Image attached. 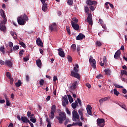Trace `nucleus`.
<instances>
[{"label":"nucleus","instance_id":"obj_35","mask_svg":"<svg viewBox=\"0 0 127 127\" xmlns=\"http://www.w3.org/2000/svg\"><path fill=\"white\" fill-rule=\"evenodd\" d=\"M114 94L116 96H119V95L120 94V92L119 91H118L117 89H114Z\"/></svg>","mask_w":127,"mask_h":127},{"label":"nucleus","instance_id":"obj_37","mask_svg":"<svg viewBox=\"0 0 127 127\" xmlns=\"http://www.w3.org/2000/svg\"><path fill=\"white\" fill-rule=\"evenodd\" d=\"M66 30L67 33L70 35V29L68 26H66Z\"/></svg>","mask_w":127,"mask_h":127},{"label":"nucleus","instance_id":"obj_43","mask_svg":"<svg viewBox=\"0 0 127 127\" xmlns=\"http://www.w3.org/2000/svg\"><path fill=\"white\" fill-rule=\"evenodd\" d=\"M6 106H10V103L8 99V98H6Z\"/></svg>","mask_w":127,"mask_h":127},{"label":"nucleus","instance_id":"obj_64","mask_svg":"<svg viewBox=\"0 0 127 127\" xmlns=\"http://www.w3.org/2000/svg\"><path fill=\"white\" fill-rule=\"evenodd\" d=\"M58 80V79L57 76H54V80H53L55 82V81H56Z\"/></svg>","mask_w":127,"mask_h":127},{"label":"nucleus","instance_id":"obj_18","mask_svg":"<svg viewBox=\"0 0 127 127\" xmlns=\"http://www.w3.org/2000/svg\"><path fill=\"white\" fill-rule=\"evenodd\" d=\"M91 109H92V108H91V105H87V106L86 110H87V113L90 116H92Z\"/></svg>","mask_w":127,"mask_h":127},{"label":"nucleus","instance_id":"obj_58","mask_svg":"<svg viewBox=\"0 0 127 127\" xmlns=\"http://www.w3.org/2000/svg\"><path fill=\"white\" fill-rule=\"evenodd\" d=\"M89 8L92 11H93L95 10L94 7L93 6H92V5L90 6Z\"/></svg>","mask_w":127,"mask_h":127},{"label":"nucleus","instance_id":"obj_31","mask_svg":"<svg viewBox=\"0 0 127 127\" xmlns=\"http://www.w3.org/2000/svg\"><path fill=\"white\" fill-rule=\"evenodd\" d=\"M63 98L64 99V101H63V102H66V104H68L69 102L68 101L67 96H65L64 97H63Z\"/></svg>","mask_w":127,"mask_h":127},{"label":"nucleus","instance_id":"obj_41","mask_svg":"<svg viewBox=\"0 0 127 127\" xmlns=\"http://www.w3.org/2000/svg\"><path fill=\"white\" fill-rule=\"evenodd\" d=\"M0 52H1V53H3V54H5V51H4V47H1L0 48Z\"/></svg>","mask_w":127,"mask_h":127},{"label":"nucleus","instance_id":"obj_51","mask_svg":"<svg viewBox=\"0 0 127 127\" xmlns=\"http://www.w3.org/2000/svg\"><path fill=\"white\" fill-rule=\"evenodd\" d=\"M62 105H63L64 107H66L67 105H68V104H67V103L65 101H63L62 102Z\"/></svg>","mask_w":127,"mask_h":127},{"label":"nucleus","instance_id":"obj_15","mask_svg":"<svg viewBox=\"0 0 127 127\" xmlns=\"http://www.w3.org/2000/svg\"><path fill=\"white\" fill-rule=\"evenodd\" d=\"M89 63L92 68H93L94 69L96 68V60L95 59H93L91 61H89Z\"/></svg>","mask_w":127,"mask_h":127},{"label":"nucleus","instance_id":"obj_17","mask_svg":"<svg viewBox=\"0 0 127 127\" xmlns=\"http://www.w3.org/2000/svg\"><path fill=\"white\" fill-rule=\"evenodd\" d=\"M36 43L38 45V46H41L42 47H43V43L40 38H38L37 39Z\"/></svg>","mask_w":127,"mask_h":127},{"label":"nucleus","instance_id":"obj_1","mask_svg":"<svg viewBox=\"0 0 127 127\" xmlns=\"http://www.w3.org/2000/svg\"><path fill=\"white\" fill-rule=\"evenodd\" d=\"M57 120H58L60 124H63V122L65 121L64 125L66 126L69 122V120L66 119V113L65 112H60L59 116L56 117Z\"/></svg>","mask_w":127,"mask_h":127},{"label":"nucleus","instance_id":"obj_3","mask_svg":"<svg viewBox=\"0 0 127 127\" xmlns=\"http://www.w3.org/2000/svg\"><path fill=\"white\" fill-rule=\"evenodd\" d=\"M28 20L29 18L26 14H23L17 18L18 24L20 25H24L26 24V21H28Z\"/></svg>","mask_w":127,"mask_h":127},{"label":"nucleus","instance_id":"obj_19","mask_svg":"<svg viewBox=\"0 0 127 127\" xmlns=\"http://www.w3.org/2000/svg\"><path fill=\"white\" fill-rule=\"evenodd\" d=\"M49 28H50V30H51L52 31H53L54 30H56V29L57 28L56 23H54L53 24L51 25L50 26Z\"/></svg>","mask_w":127,"mask_h":127},{"label":"nucleus","instance_id":"obj_59","mask_svg":"<svg viewBox=\"0 0 127 127\" xmlns=\"http://www.w3.org/2000/svg\"><path fill=\"white\" fill-rule=\"evenodd\" d=\"M104 102V101L103 98H101V99H100V100H99V102L100 104H102Z\"/></svg>","mask_w":127,"mask_h":127},{"label":"nucleus","instance_id":"obj_52","mask_svg":"<svg viewBox=\"0 0 127 127\" xmlns=\"http://www.w3.org/2000/svg\"><path fill=\"white\" fill-rule=\"evenodd\" d=\"M89 8L87 6L84 7V12L88 13L89 12Z\"/></svg>","mask_w":127,"mask_h":127},{"label":"nucleus","instance_id":"obj_9","mask_svg":"<svg viewBox=\"0 0 127 127\" xmlns=\"http://www.w3.org/2000/svg\"><path fill=\"white\" fill-rule=\"evenodd\" d=\"M86 4L89 6H92L93 5H96L97 2L95 0L92 1L91 0H87Z\"/></svg>","mask_w":127,"mask_h":127},{"label":"nucleus","instance_id":"obj_44","mask_svg":"<svg viewBox=\"0 0 127 127\" xmlns=\"http://www.w3.org/2000/svg\"><path fill=\"white\" fill-rule=\"evenodd\" d=\"M30 121L33 123H35L36 122V119H34L32 117H30Z\"/></svg>","mask_w":127,"mask_h":127},{"label":"nucleus","instance_id":"obj_45","mask_svg":"<svg viewBox=\"0 0 127 127\" xmlns=\"http://www.w3.org/2000/svg\"><path fill=\"white\" fill-rule=\"evenodd\" d=\"M19 45L20 46H21L22 47H23V48H25L26 47V45H25V44L23 42H19Z\"/></svg>","mask_w":127,"mask_h":127},{"label":"nucleus","instance_id":"obj_4","mask_svg":"<svg viewBox=\"0 0 127 127\" xmlns=\"http://www.w3.org/2000/svg\"><path fill=\"white\" fill-rule=\"evenodd\" d=\"M80 119V117L79 116V114L77 113V112L75 110H74L72 111V120L73 122H77V120H79Z\"/></svg>","mask_w":127,"mask_h":127},{"label":"nucleus","instance_id":"obj_36","mask_svg":"<svg viewBox=\"0 0 127 127\" xmlns=\"http://www.w3.org/2000/svg\"><path fill=\"white\" fill-rule=\"evenodd\" d=\"M67 97H68L70 103H71L72 102H73V97H72L70 95H67Z\"/></svg>","mask_w":127,"mask_h":127},{"label":"nucleus","instance_id":"obj_50","mask_svg":"<svg viewBox=\"0 0 127 127\" xmlns=\"http://www.w3.org/2000/svg\"><path fill=\"white\" fill-rule=\"evenodd\" d=\"M77 102H78V104H79V106L80 107H82V101H81V100L80 98H77Z\"/></svg>","mask_w":127,"mask_h":127},{"label":"nucleus","instance_id":"obj_57","mask_svg":"<svg viewBox=\"0 0 127 127\" xmlns=\"http://www.w3.org/2000/svg\"><path fill=\"white\" fill-rule=\"evenodd\" d=\"M16 32H13V31H11L10 32V34L12 36H13V35H16Z\"/></svg>","mask_w":127,"mask_h":127},{"label":"nucleus","instance_id":"obj_29","mask_svg":"<svg viewBox=\"0 0 127 127\" xmlns=\"http://www.w3.org/2000/svg\"><path fill=\"white\" fill-rule=\"evenodd\" d=\"M105 73L106 74V75H110V74L111 73V71L109 69H105L104 70Z\"/></svg>","mask_w":127,"mask_h":127},{"label":"nucleus","instance_id":"obj_20","mask_svg":"<svg viewBox=\"0 0 127 127\" xmlns=\"http://www.w3.org/2000/svg\"><path fill=\"white\" fill-rule=\"evenodd\" d=\"M21 121L24 123L27 124L28 121H29L27 117L25 116L21 117Z\"/></svg>","mask_w":127,"mask_h":127},{"label":"nucleus","instance_id":"obj_34","mask_svg":"<svg viewBox=\"0 0 127 127\" xmlns=\"http://www.w3.org/2000/svg\"><path fill=\"white\" fill-rule=\"evenodd\" d=\"M7 53H8V54H10L12 52V51H13V49H12V48H9V47H7Z\"/></svg>","mask_w":127,"mask_h":127},{"label":"nucleus","instance_id":"obj_12","mask_svg":"<svg viewBox=\"0 0 127 127\" xmlns=\"http://www.w3.org/2000/svg\"><path fill=\"white\" fill-rule=\"evenodd\" d=\"M71 76H72V77H73L74 78H76L78 79H80V75L79 74V73H78V72L71 71Z\"/></svg>","mask_w":127,"mask_h":127},{"label":"nucleus","instance_id":"obj_11","mask_svg":"<svg viewBox=\"0 0 127 127\" xmlns=\"http://www.w3.org/2000/svg\"><path fill=\"white\" fill-rule=\"evenodd\" d=\"M71 26L74 30H78L79 26L78 24L75 23L74 22L71 21Z\"/></svg>","mask_w":127,"mask_h":127},{"label":"nucleus","instance_id":"obj_14","mask_svg":"<svg viewBox=\"0 0 127 127\" xmlns=\"http://www.w3.org/2000/svg\"><path fill=\"white\" fill-rule=\"evenodd\" d=\"M121 56V51L120 50H118L115 54L114 55V58L116 60H118L119 58H120Z\"/></svg>","mask_w":127,"mask_h":127},{"label":"nucleus","instance_id":"obj_8","mask_svg":"<svg viewBox=\"0 0 127 127\" xmlns=\"http://www.w3.org/2000/svg\"><path fill=\"white\" fill-rule=\"evenodd\" d=\"M87 21L89 23V25H93L92 15L91 13L88 14Z\"/></svg>","mask_w":127,"mask_h":127},{"label":"nucleus","instance_id":"obj_38","mask_svg":"<svg viewBox=\"0 0 127 127\" xmlns=\"http://www.w3.org/2000/svg\"><path fill=\"white\" fill-rule=\"evenodd\" d=\"M67 4H68L69 5H73V0H68L67 1Z\"/></svg>","mask_w":127,"mask_h":127},{"label":"nucleus","instance_id":"obj_23","mask_svg":"<svg viewBox=\"0 0 127 127\" xmlns=\"http://www.w3.org/2000/svg\"><path fill=\"white\" fill-rule=\"evenodd\" d=\"M76 86H77V81H75L72 84V85L71 86V88L72 90H75L76 88Z\"/></svg>","mask_w":127,"mask_h":127},{"label":"nucleus","instance_id":"obj_2","mask_svg":"<svg viewBox=\"0 0 127 127\" xmlns=\"http://www.w3.org/2000/svg\"><path fill=\"white\" fill-rule=\"evenodd\" d=\"M0 14L1 16L3 18V20L1 22L0 24V30L5 32L6 30V27L5 26V24L7 22V18H5V15L3 10H0Z\"/></svg>","mask_w":127,"mask_h":127},{"label":"nucleus","instance_id":"obj_5","mask_svg":"<svg viewBox=\"0 0 127 127\" xmlns=\"http://www.w3.org/2000/svg\"><path fill=\"white\" fill-rule=\"evenodd\" d=\"M56 112V105H53L51 108V112L49 115V118L51 119H53L55 118L54 113Z\"/></svg>","mask_w":127,"mask_h":127},{"label":"nucleus","instance_id":"obj_56","mask_svg":"<svg viewBox=\"0 0 127 127\" xmlns=\"http://www.w3.org/2000/svg\"><path fill=\"white\" fill-rule=\"evenodd\" d=\"M103 77V75L101 74H99L98 75H97L96 78L98 79H100V78Z\"/></svg>","mask_w":127,"mask_h":127},{"label":"nucleus","instance_id":"obj_40","mask_svg":"<svg viewBox=\"0 0 127 127\" xmlns=\"http://www.w3.org/2000/svg\"><path fill=\"white\" fill-rule=\"evenodd\" d=\"M67 59L69 62L71 63L73 61V59L70 56H67Z\"/></svg>","mask_w":127,"mask_h":127},{"label":"nucleus","instance_id":"obj_46","mask_svg":"<svg viewBox=\"0 0 127 127\" xmlns=\"http://www.w3.org/2000/svg\"><path fill=\"white\" fill-rule=\"evenodd\" d=\"M6 76L7 78H11V74L9 72H6Z\"/></svg>","mask_w":127,"mask_h":127},{"label":"nucleus","instance_id":"obj_24","mask_svg":"<svg viewBox=\"0 0 127 127\" xmlns=\"http://www.w3.org/2000/svg\"><path fill=\"white\" fill-rule=\"evenodd\" d=\"M78 68H79V65L77 64H75V66L74 67L73 71L75 72H78Z\"/></svg>","mask_w":127,"mask_h":127},{"label":"nucleus","instance_id":"obj_61","mask_svg":"<svg viewBox=\"0 0 127 127\" xmlns=\"http://www.w3.org/2000/svg\"><path fill=\"white\" fill-rule=\"evenodd\" d=\"M72 20L75 22H76L77 23L78 22V19L76 18H72Z\"/></svg>","mask_w":127,"mask_h":127},{"label":"nucleus","instance_id":"obj_33","mask_svg":"<svg viewBox=\"0 0 127 127\" xmlns=\"http://www.w3.org/2000/svg\"><path fill=\"white\" fill-rule=\"evenodd\" d=\"M19 47L17 45H16V46H13V47L12 48V50L13 51H16L19 50Z\"/></svg>","mask_w":127,"mask_h":127},{"label":"nucleus","instance_id":"obj_55","mask_svg":"<svg viewBox=\"0 0 127 127\" xmlns=\"http://www.w3.org/2000/svg\"><path fill=\"white\" fill-rule=\"evenodd\" d=\"M66 112L67 115H71V112L69 111L68 108H66Z\"/></svg>","mask_w":127,"mask_h":127},{"label":"nucleus","instance_id":"obj_48","mask_svg":"<svg viewBox=\"0 0 127 127\" xmlns=\"http://www.w3.org/2000/svg\"><path fill=\"white\" fill-rule=\"evenodd\" d=\"M80 50V46H77L76 47V52H78V54L79 55L80 54V52H79Z\"/></svg>","mask_w":127,"mask_h":127},{"label":"nucleus","instance_id":"obj_10","mask_svg":"<svg viewBox=\"0 0 127 127\" xmlns=\"http://www.w3.org/2000/svg\"><path fill=\"white\" fill-rule=\"evenodd\" d=\"M58 51L59 52L58 54L62 58L65 57V53L61 48H59Z\"/></svg>","mask_w":127,"mask_h":127},{"label":"nucleus","instance_id":"obj_63","mask_svg":"<svg viewBox=\"0 0 127 127\" xmlns=\"http://www.w3.org/2000/svg\"><path fill=\"white\" fill-rule=\"evenodd\" d=\"M107 57H104V58H103V62H104V63H105V62H107Z\"/></svg>","mask_w":127,"mask_h":127},{"label":"nucleus","instance_id":"obj_6","mask_svg":"<svg viewBox=\"0 0 127 127\" xmlns=\"http://www.w3.org/2000/svg\"><path fill=\"white\" fill-rule=\"evenodd\" d=\"M105 125V120L98 118L97 120V126L99 127H104Z\"/></svg>","mask_w":127,"mask_h":127},{"label":"nucleus","instance_id":"obj_28","mask_svg":"<svg viewBox=\"0 0 127 127\" xmlns=\"http://www.w3.org/2000/svg\"><path fill=\"white\" fill-rule=\"evenodd\" d=\"M114 86L115 87L117 88H120V89H124V86H120V85L118 84H114Z\"/></svg>","mask_w":127,"mask_h":127},{"label":"nucleus","instance_id":"obj_25","mask_svg":"<svg viewBox=\"0 0 127 127\" xmlns=\"http://www.w3.org/2000/svg\"><path fill=\"white\" fill-rule=\"evenodd\" d=\"M118 105H119L122 109H124L126 110V106L124 104H122V103H118Z\"/></svg>","mask_w":127,"mask_h":127},{"label":"nucleus","instance_id":"obj_27","mask_svg":"<svg viewBox=\"0 0 127 127\" xmlns=\"http://www.w3.org/2000/svg\"><path fill=\"white\" fill-rule=\"evenodd\" d=\"M83 111H84V110L83 109H79V111H78V113L79 114V115L81 116H83Z\"/></svg>","mask_w":127,"mask_h":127},{"label":"nucleus","instance_id":"obj_21","mask_svg":"<svg viewBox=\"0 0 127 127\" xmlns=\"http://www.w3.org/2000/svg\"><path fill=\"white\" fill-rule=\"evenodd\" d=\"M36 64L39 67L41 68L42 66V61L41 59H38L37 60H36Z\"/></svg>","mask_w":127,"mask_h":127},{"label":"nucleus","instance_id":"obj_13","mask_svg":"<svg viewBox=\"0 0 127 127\" xmlns=\"http://www.w3.org/2000/svg\"><path fill=\"white\" fill-rule=\"evenodd\" d=\"M5 65H7L8 67L11 68L12 66V62L9 60H6L5 61Z\"/></svg>","mask_w":127,"mask_h":127},{"label":"nucleus","instance_id":"obj_7","mask_svg":"<svg viewBox=\"0 0 127 127\" xmlns=\"http://www.w3.org/2000/svg\"><path fill=\"white\" fill-rule=\"evenodd\" d=\"M41 3L43 4L42 7V10L44 12H46L47 10V4L45 3L46 2V0H40Z\"/></svg>","mask_w":127,"mask_h":127},{"label":"nucleus","instance_id":"obj_54","mask_svg":"<svg viewBox=\"0 0 127 127\" xmlns=\"http://www.w3.org/2000/svg\"><path fill=\"white\" fill-rule=\"evenodd\" d=\"M24 52V50H20V52H19V53L20 56H22L23 55Z\"/></svg>","mask_w":127,"mask_h":127},{"label":"nucleus","instance_id":"obj_42","mask_svg":"<svg viewBox=\"0 0 127 127\" xmlns=\"http://www.w3.org/2000/svg\"><path fill=\"white\" fill-rule=\"evenodd\" d=\"M29 55H28V56L23 58V61H24V62H27V61H29Z\"/></svg>","mask_w":127,"mask_h":127},{"label":"nucleus","instance_id":"obj_60","mask_svg":"<svg viewBox=\"0 0 127 127\" xmlns=\"http://www.w3.org/2000/svg\"><path fill=\"white\" fill-rule=\"evenodd\" d=\"M27 123L29 124V125H30L31 127H34V125H33V124L31 122L29 121L28 122H27Z\"/></svg>","mask_w":127,"mask_h":127},{"label":"nucleus","instance_id":"obj_62","mask_svg":"<svg viewBox=\"0 0 127 127\" xmlns=\"http://www.w3.org/2000/svg\"><path fill=\"white\" fill-rule=\"evenodd\" d=\"M5 64L4 62L2 60H0V64L1 65H4Z\"/></svg>","mask_w":127,"mask_h":127},{"label":"nucleus","instance_id":"obj_39","mask_svg":"<svg viewBox=\"0 0 127 127\" xmlns=\"http://www.w3.org/2000/svg\"><path fill=\"white\" fill-rule=\"evenodd\" d=\"M96 45L97 46L100 47V46H102V44L101 42L97 41L96 43Z\"/></svg>","mask_w":127,"mask_h":127},{"label":"nucleus","instance_id":"obj_30","mask_svg":"<svg viewBox=\"0 0 127 127\" xmlns=\"http://www.w3.org/2000/svg\"><path fill=\"white\" fill-rule=\"evenodd\" d=\"M121 74L122 75H127V71L125 70H122L121 71Z\"/></svg>","mask_w":127,"mask_h":127},{"label":"nucleus","instance_id":"obj_47","mask_svg":"<svg viewBox=\"0 0 127 127\" xmlns=\"http://www.w3.org/2000/svg\"><path fill=\"white\" fill-rule=\"evenodd\" d=\"M104 102H106V101H108V100H110L111 99V98L108 96V97H104L102 98Z\"/></svg>","mask_w":127,"mask_h":127},{"label":"nucleus","instance_id":"obj_49","mask_svg":"<svg viewBox=\"0 0 127 127\" xmlns=\"http://www.w3.org/2000/svg\"><path fill=\"white\" fill-rule=\"evenodd\" d=\"M44 83V80L43 79H41L39 82V84H40V86H43Z\"/></svg>","mask_w":127,"mask_h":127},{"label":"nucleus","instance_id":"obj_32","mask_svg":"<svg viewBox=\"0 0 127 127\" xmlns=\"http://www.w3.org/2000/svg\"><path fill=\"white\" fill-rule=\"evenodd\" d=\"M22 84V82L20 80H18V82L15 83V86L16 87H20Z\"/></svg>","mask_w":127,"mask_h":127},{"label":"nucleus","instance_id":"obj_16","mask_svg":"<svg viewBox=\"0 0 127 127\" xmlns=\"http://www.w3.org/2000/svg\"><path fill=\"white\" fill-rule=\"evenodd\" d=\"M85 38V36L83 34L80 33L77 36H76V40H83V38Z\"/></svg>","mask_w":127,"mask_h":127},{"label":"nucleus","instance_id":"obj_26","mask_svg":"<svg viewBox=\"0 0 127 127\" xmlns=\"http://www.w3.org/2000/svg\"><path fill=\"white\" fill-rule=\"evenodd\" d=\"M71 49L72 52H75L76 51V44H73L71 46Z\"/></svg>","mask_w":127,"mask_h":127},{"label":"nucleus","instance_id":"obj_53","mask_svg":"<svg viewBox=\"0 0 127 127\" xmlns=\"http://www.w3.org/2000/svg\"><path fill=\"white\" fill-rule=\"evenodd\" d=\"M13 44L12 42H9L8 43V46L12 48L13 47Z\"/></svg>","mask_w":127,"mask_h":127},{"label":"nucleus","instance_id":"obj_22","mask_svg":"<svg viewBox=\"0 0 127 127\" xmlns=\"http://www.w3.org/2000/svg\"><path fill=\"white\" fill-rule=\"evenodd\" d=\"M77 106H78V102H77V100H75V102L72 103V104H71V107H72L73 109H76Z\"/></svg>","mask_w":127,"mask_h":127}]
</instances>
